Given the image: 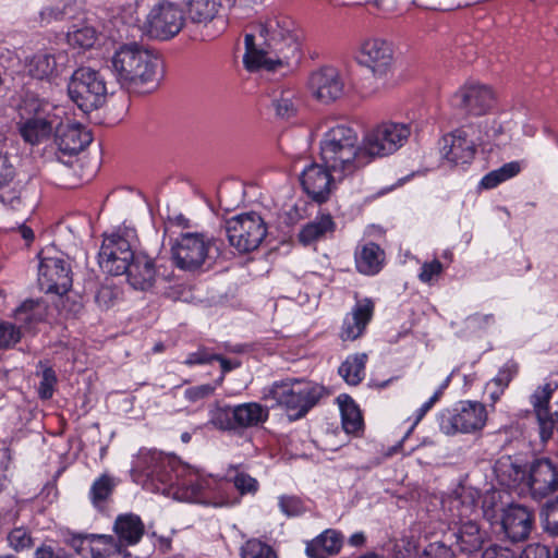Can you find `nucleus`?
<instances>
[{
    "mask_svg": "<svg viewBox=\"0 0 558 558\" xmlns=\"http://www.w3.org/2000/svg\"><path fill=\"white\" fill-rule=\"evenodd\" d=\"M110 62L117 83L130 93H150L162 77L160 57L136 43L121 46Z\"/></svg>",
    "mask_w": 558,
    "mask_h": 558,
    "instance_id": "nucleus-1",
    "label": "nucleus"
},
{
    "mask_svg": "<svg viewBox=\"0 0 558 558\" xmlns=\"http://www.w3.org/2000/svg\"><path fill=\"white\" fill-rule=\"evenodd\" d=\"M365 137L359 141L357 132L350 125L330 128L320 141V158L326 167L342 178L353 175L368 165Z\"/></svg>",
    "mask_w": 558,
    "mask_h": 558,
    "instance_id": "nucleus-2",
    "label": "nucleus"
},
{
    "mask_svg": "<svg viewBox=\"0 0 558 558\" xmlns=\"http://www.w3.org/2000/svg\"><path fill=\"white\" fill-rule=\"evenodd\" d=\"M20 110L25 121L20 123L19 131L23 140L31 145L48 138L60 122V113H63L61 108L40 98L29 87L21 95Z\"/></svg>",
    "mask_w": 558,
    "mask_h": 558,
    "instance_id": "nucleus-3",
    "label": "nucleus"
},
{
    "mask_svg": "<svg viewBox=\"0 0 558 558\" xmlns=\"http://www.w3.org/2000/svg\"><path fill=\"white\" fill-rule=\"evenodd\" d=\"M325 392V387L318 384L286 379L274 383L264 399L275 400L277 405L287 410L291 420H299L306 415Z\"/></svg>",
    "mask_w": 558,
    "mask_h": 558,
    "instance_id": "nucleus-4",
    "label": "nucleus"
},
{
    "mask_svg": "<svg viewBox=\"0 0 558 558\" xmlns=\"http://www.w3.org/2000/svg\"><path fill=\"white\" fill-rule=\"evenodd\" d=\"M260 35L267 37V46L276 53V64L291 65L301 58V32L289 16L268 19L260 26Z\"/></svg>",
    "mask_w": 558,
    "mask_h": 558,
    "instance_id": "nucleus-5",
    "label": "nucleus"
},
{
    "mask_svg": "<svg viewBox=\"0 0 558 558\" xmlns=\"http://www.w3.org/2000/svg\"><path fill=\"white\" fill-rule=\"evenodd\" d=\"M70 99L84 113L101 108L108 98V90L102 74L89 66L76 69L68 83Z\"/></svg>",
    "mask_w": 558,
    "mask_h": 558,
    "instance_id": "nucleus-6",
    "label": "nucleus"
},
{
    "mask_svg": "<svg viewBox=\"0 0 558 558\" xmlns=\"http://www.w3.org/2000/svg\"><path fill=\"white\" fill-rule=\"evenodd\" d=\"M229 244L240 254L257 250L267 235V226L256 213L234 216L225 223Z\"/></svg>",
    "mask_w": 558,
    "mask_h": 558,
    "instance_id": "nucleus-7",
    "label": "nucleus"
},
{
    "mask_svg": "<svg viewBox=\"0 0 558 558\" xmlns=\"http://www.w3.org/2000/svg\"><path fill=\"white\" fill-rule=\"evenodd\" d=\"M214 244V239L204 233H181L171 245V259L182 270L196 271L209 258V251Z\"/></svg>",
    "mask_w": 558,
    "mask_h": 558,
    "instance_id": "nucleus-8",
    "label": "nucleus"
},
{
    "mask_svg": "<svg viewBox=\"0 0 558 558\" xmlns=\"http://www.w3.org/2000/svg\"><path fill=\"white\" fill-rule=\"evenodd\" d=\"M0 202L21 217L33 210V202L27 197L26 183L17 179V171L11 157L0 151Z\"/></svg>",
    "mask_w": 558,
    "mask_h": 558,
    "instance_id": "nucleus-9",
    "label": "nucleus"
},
{
    "mask_svg": "<svg viewBox=\"0 0 558 558\" xmlns=\"http://www.w3.org/2000/svg\"><path fill=\"white\" fill-rule=\"evenodd\" d=\"M411 134V128L407 123L383 122L365 135V149L368 163L376 157L393 154L401 148Z\"/></svg>",
    "mask_w": 558,
    "mask_h": 558,
    "instance_id": "nucleus-10",
    "label": "nucleus"
},
{
    "mask_svg": "<svg viewBox=\"0 0 558 558\" xmlns=\"http://www.w3.org/2000/svg\"><path fill=\"white\" fill-rule=\"evenodd\" d=\"M456 508L461 506L460 523L454 532L457 549L464 555H472L481 549L488 542V534L482 530L480 524L474 520L463 521V518L470 517L476 511V500L472 495L469 497L460 496L454 500Z\"/></svg>",
    "mask_w": 558,
    "mask_h": 558,
    "instance_id": "nucleus-11",
    "label": "nucleus"
},
{
    "mask_svg": "<svg viewBox=\"0 0 558 558\" xmlns=\"http://www.w3.org/2000/svg\"><path fill=\"white\" fill-rule=\"evenodd\" d=\"M185 21L186 17L179 4L161 1L150 9L144 29L151 38L168 40L182 31Z\"/></svg>",
    "mask_w": 558,
    "mask_h": 558,
    "instance_id": "nucleus-12",
    "label": "nucleus"
},
{
    "mask_svg": "<svg viewBox=\"0 0 558 558\" xmlns=\"http://www.w3.org/2000/svg\"><path fill=\"white\" fill-rule=\"evenodd\" d=\"M39 283L47 293H56L60 296L62 308L69 299H63L72 288V269L64 256H49L45 252L39 253Z\"/></svg>",
    "mask_w": 558,
    "mask_h": 558,
    "instance_id": "nucleus-13",
    "label": "nucleus"
},
{
    "mask_svg": "<svg viewBox=\"0 0 558 558\" xmlns=\"http://www.w3.org/2000/svg\"><path fill=\"white\" fill-rule=\"evenodd\" d=\"M487 420L485 407L480 402L468 401L454 413L448 411L440 417V429L446 435L475 433L481 430Z\"/></svg>",
    "mask_w": 558,
    "mask_h": 558,
    "instance_id": "nucleus-14",
    "label": "nucleus"
},
{
    "mask_svg": "<svg viewBox=\"0 0 558 558\" xmlns=\"http://www.w3.org/2000/svg\"><path fill=\"white\" fill-rule=\"evenodd\" d=\"M131 242L121 234L106 236L99 251L100 267L112 276L128 270L129 264L137 256Z\"/></svg>",
    "mask_w": 558,
    "mask_h": 558,
    "instance_id": "nucleus-15",
    "label": "nucleus"
},
{
    "mask_svg": "<svg viewBox=\"0 0 558 558\" xmlns=\"http://www.w3.org/2000/svg\"><path fill=\"white\" fill-rule=\"evenodd\" d=\"M558 490V463L547 457L535 458L529 463L526 493L542 500Z\"/></svg>",
    "mask_w": 558,
    "mask_h": 558,
    "instance_id": "nucleus-16",
    "label": "nucleus"
},
{
    "mask_svg": "<svg viewBox=\"0 0 558 558\" xmlns=\"http://www.w3.org/2000/svg\"><path fill=\"white\" fill-rule=\"evenodd\" d=\"M331 171L325 163H312L303 170L300 178L301 185L312 201L323 204L329 199L336 189Z\"/></svg>",
    "mask_w": 558,
    "mask_h": 558,
    "instance_id": "nucleus-17",
    "label": "nucleus"
},
{
    "mask_svg": "<svg viewBox=\"0 0 558 558\" xmlns=\"http://www.w3.org/2000/svg\"><path fill=\"white\" fill-rule=\"evenodd\" d=\"M554 391L555 388L550 384H545L531 396L533 411L539 427V436L543 441L551 438L555 429L558 432V403L555 409L549 405Z\"/></svg>",
    "mask_w": 558,
    "mask_h": 558,
    "instance_id": "nucleus-18",
    "label": "nucleus"
},
{
    "mask_svg": "<svg viewBox=\"0 0 558 558\" xmlns=\"http://www.w3.org/2000/svg\"><path fill=\"white\" fill-rule=\"evenodd\" d=\"M308 87L313 96L324 104L336 101L344 93V82L338 70L332 66H323L314 71L308 78Z\"/></svg>",
    "mask_w": 558,
    "mask_h": 558,
    "instance_id": "nucleus-19",
    "label": "nucleus"
},
{
    "mask_svg": "<svg viewBox=\"0 0 558 558\" xmlns=\"http://www.w3.org/2000/svg\"><path fill=\"white\" fill-rule=\"evenodd\" d=\"M453 106L466 114L483 116L495 102L492 89L484 85H466L452 97Z\"/></svg>",
    "mask_w": 558,
    "mask_h": 558,
    "instance_id": "nucleus-20",
    "label": "nucleus"
},
{
    "mask_svg": "<svg viewBox=\"0 0 558 558\" xmlns=\"http://www.w3.org/2000/svg\"><path fill=\"white\" fill-rule=\"evenodd\" d=\"M534 522L533 512L521 505H510L504 510L501 527L505 537L515 544L529 538Z\"/></svg>",
    "mask_w": 558,
    "mask_h": 558,
    "instance_id": "nucleus-21",
    "label": "nucleus"
},
{
    "mask_svg": "<svg viewBox=\"0 0 558 558\" xmlns=\"http://www.w3.org/2000/svg\"><path fill=\"white\" fill-rule=\"evenodd\" d=\"M494 472L501 486L526 493L529 463L523 464L511 456H502L496 461Z\"/></svg>",
    "mask_w": 558,
    "mask_h": 558,
    "instance_id": "nucleus-22",
    "label": "nucleus"
},
{
    "mask_svg": "<svg viewBox=\"0 0 558 558\" xmlns=\"http://www.w3.org/2000/svg\"><path fill=\"white\" fill-rule=\"evenodd\" d=\"M62 114L56 126V144L63 155L73 156L84 150L93 141L92 133L80 124H63Z\"/></svg>",
    "mask_w": 558,
    "mask_h": 558,
    "instance_id": "nucleus-23",
    "label": "nucleus"
},
{
    "mask_svg": "<svg viewBox=\"0 0 558 558\" xmlns=\"http://www.w3.org/2000/svg\"><path fill=\"white\" fill-rule=\"evenodd\" d=\"M68 62L64 51L56 53L39 52L26 59L25 69L36 80H50L59 76Z\"/></svg>",
    "mask_w": 558,
    "mask_h": 558,
    "instance_id": "nucleus-24",
    "label": "nucleus"
},
{
    "mask_svg": "<svg viewBox=\"0 0 558 558\" xmlns=\"http://www.w3.org/2000/svg\"><path fill=\"white\" fill-rule=\"evenodd\" d=\"M392 61V50L389 44L380 39L366 40L360 51L359 62L368 69L375 75L387 73Z\"/></svg>",
    "mask_w": 558,
    "mask_h": 558,
    "instance_id": "nucleus-25",
    "label": "nucleus"
},
{
    "mask_svg": "<svg viewBox=\"0 0 558 558\" xmlns=\"http://www.w3.org/2000/svg\"><path fill=\"white\" fill-rule=\"evenodd\" d=\"M444 157L453 166L470 163L476 153L475 145L469 141L463 130H456L442 137Z\"/></svg>",
    "mask_w": 558,
    "mask_h": 558,
    "instance_id": "nucleus-26",
    "label": "nucleus"
},
{
    "mask_svg": "<svg viewBox=\"0 0 558 558\" xmlns=\"http://www.w3.org/2000/svg\"><path fill=\"white\" fill-rule=\"evenodd\" d=\"M126 275L128 282L136 290L147 291L156 281L155 262L148 255L138 253L129 264Z\"/></svg>",
    "mask_w": 558,
    "mask_h": 558,
    "instance_id": "nucleus-27",
    "label": "nucleus"
},
{
    "mask_svg": "<svg viewBox=\"0 0 558 558\" xmlns=\"http://www.w3.org/2000/svg\"><path fill=\"white\" fill-rule=\"evenodd\" d=\"M136 468L147 477L157 478L161 483H170L171 460L156 450H141Z\"/></svg>",
    "mask_w": 558,
    "mask_h": 558,
    "instance_id": "nucleus-28",
    "label": "nucleus"
},
{
    "mask_svg": "<svg viewBox=\"0 0 558 558\" xmlns=\"http://www.w3.org/2000/svg\"><path fill=\"white\" fill-rule=\"evenodd\" d=\"M113 532L120 547L129 549L130 546H134L142 539L145 533V525L136 514H120L114 521Z\"/></svg>",
    "mask_w": 558,
    "mask_h": 558,
    "instance_id": "nucleus-29",
    "label": "nucleus"
},
{
    "mask_svg": "<svg viewBox=\"0 0 558 558\" xmlns=\"http://www.w3.org/2000/svg\"><path fill=\"white\" fill-rule=\"evenodd\" d=\"M374 313V303L369 299H364L356 303L352 310V317L343 323L340 333L342 340H355L362 336L366 325L372 319Z\"/></svg>",
    "mask_w": 558,
    "mask_h": 558,
    "instance_id": "nucleus-30",
    "label": "nucleus"
},
{
    "mask_svg": "<svg viewBox=\"0 0 558 558\" xmlns=\"http://www.w3.org/2000/svg\"><path fill=\"white\" fill-rule=\"evenodd\" d=\"M89 554L90 558H109L116 555L122 558H141L140 554L120 547L116 537L107 534H93L89 537Z\"/></svg>",
    "mask_w": 558,
    "mask_h": 558,
    "instance_id": "nucleus-31",
    "label": "nucleus"
},
{
    "mask_svg": "<svg viewBox=\"0 0 558 558\" xmlns=\"http://www.w3.org/2000/svg\"><path fill=\"white\" fill-rule=\"evenodd\" d=\"M385 258V251L377 243H365L355 253L356 269L363 275H376L380 271Z\"/></svg>",
    "mask_w": 558,
    "mask_h": 558,
    "instance_id": "nucleus-32",
    "label": "nucleus"
},
{
    "mask_svg": "<svg viewBox=\"0 0 558 558\" xmlns=\"http://www.w3.org/2000/svg\"><path fill=\"white\" fill-rule=\"evenodd\" d=\"M269 410L257 402H247L233 407V420L239 428L256 427L268 420Z\"/></svg>",
    "mask_w": 558,
    "mask_h": 558,
    "instance_id": "nucleus-33",
    "label": "nucleus"
},
{
    "mask_svg": "<svg viewBox=\"0 0 558 558\" xmlns=\"http://www.w3.org/2000/svg\"><path fill=\"white\" fill-rule=\"evenodd\" d=\"M341 536L335 530H327L307 544L306 554L311 558H328L341 548Z\"/></svg>",
    "mask_w": 558,
    "mask_h": 558,
    "instance_id": "nucleus-34",
    "label": "nucleus"
},
{
    "mask_svg": "<svg viewBox=\"0 0 558 558\" xmlns=\"http://www.w3.org/2000/svg\"><path fill=\"white\" fill-rule=\"evenodd\" d=\"M187 19L197 25H208L218 17L220 3L216 0H185Z\"/></svg>",
    "mask_w": 558,
    "mask_h": 558,
    "instance_id": "nucleus-35",
    "label": "nucleus"
},
{
    "mask_svg": "<svg viewBox=\"0 0 558 558\" xmlns=\"http://www.w3.org/2000/svg\"><path fill=\"white\" fill-rule=\"evenodd\" d=\"M333 230L335 222L331 215L325 214L304 225L298 234V240L306 246L320 240L327 233H332Z\"/></svg>",
    "mask_w": 558,
    "mask_h": 558,
    "instance_id": "nucleus-36",
    "label": "nucleus"
},
{
    "mask_svg": "<svg viewBox=\"0 0 558 558\" xmlns=\"http://www.w3.org/2000/svg\"><path fill=\"white\" fill-rule=\"evenodd\" d=\"M246 52L243 56V62L248 71L267 70L274 71L277 68L274 58H269L267 52L263 49H257L255 46V37L252 34H246L245 38Z\"/></svg>",
    "mask_w": 558,
    "mask_h": 558,
    "instance_id": "nucleus-37",
    "label": "nucleus"
},
{
    "mask_svg": "<svg viewBox=\"0 0 558 558\" xmlns=\"http://www.w3.org/2000/svg\"><path fill=\"white\" fill-rule=\"evenodd\" d=\"M338 401L344 430L349 434L356 433L363 425V418L357 405L348 395L340 396Z\"/></svg>",
    "mask_w": 558,
    "mask_h": 558,
    "instance_id": "nucleus-38",
    "label": "nucleus"
},
{
    "mask_svg": "<svg viewBox=\"0 0 558 558\" xmlns=\"http://www.w3.org/2000/svg\"><path fill=\"white\" fill-rule=\"evenodd\" d=\"M366 361L367 354H355L340 365L339 374L349 385L356 386L363 380Z\"/></svg>",
    "mask_w": 558,
    "mask_h": 558,
    "instance_id": "nucleus-39",
    "label": "nucleus"
},
{
    "mask_svg": "<svg viewBox=\"0 0 558 558\" xmlns=\"http://www.w3.org/2000/svg\"><path fill=\"white\" fill-rule=\"evenodd\" d=\"M9 547L15 553L28 551L35 546L32 531L26 526L13 527L7 536Z\"/></svg>",
    "mask_w": 558,
    "mask_h": 558,
    "instance_id": "nucleus-40",
    "label": "nucleus"
},
{
    "mask_svg": "<svg viewBox=\"0 0 558 558\" xmlns=\"http://www.w3.org/2000/svg\"><path fill=\"white\" fill-rule=\"evenodd\" d=\"M114 486V480L108 474H102L97 478L90 487V498L94 506L99 507L101 502L106 501L111 496Z\"/></svg>",
    "mask_w": 558,
    "mask_h": 558,
    "instance_id": "nucleus-41",
    "label": "nucleus"
},
{
    "mask_svg": "<svg viewBox=\"0 0 558 558\" xmlns=\"http://www.w3.org/2000/svg\"><path fill=\"white\" fill-rule=\"evenodd\" d=\"M68 43L74 48L89 49L97 41V33L94 27L83 26L81 28L68 32Z\"/></svg>",
    "mask_w": 558,
    "mask_h": 558,
    "instance_id": "nucleus-42",
    "label": "nucleus"
},
{
    "mask_svg": "<svg viewBox=\"0 0 558 558\" xmlns=\"http://www.w3.org/2000/svg\"><path fill=\"white\" fill-rule=\"evenodd\" d=\"M40 307V301L39 300H33L28 299L24 301L15 311H14V318L15 320L29 325L34 322H38L41 319L40 314L38 313V310Z\"/></svg>",
    "mask_w": 558,
    "mask_h": 558,
    "instance_id": "nucleus-43",
    "label": "nucleus"
},
{
    "mask_svg": "<svg viewBox=\"0 0 558 558\" xmlns=\"http://www.w3.org/2000/svg\"><path fill=\"white\" fill-rule=\"evenodd\" d=\"M242 558H277L276 551L258 539L247 541L241 548Z\"/></svg>",
    "mask_w": 558,
    "mask_h": 558,
    "instance_id": "nucleus-44",
    "label": "nucleus"
},
{
    "mask_svg": "<svg viewBox=\"0 0 558 558\" xmlns=\"http://www.w3.org/2000/svg\"><path fill=\"white\" fill-rule=\"evenodd\" d=\"M233 407H217L211 412L210 424L221 430H236V424L233 420Z\"/></svg>",
    "mask_w": 558,
    "mask_h": 558,
    "instance_id": "nucleus-45",
    "label": "nucleus"
},
{
    "mask_svg": "<svg viewBox=\"0 0 558 558\" xmlns=\"http://www.w3.org/2000/svg\"><path fill=\"white\" fill-rule=\"evenodd\" d=\"M243 194V190L239 186L234 189L225 187L219 191V204L226 211H230L242 203Z\"/></svg>",
    "mask_w": 558,
    "mask_h": 558,
    "instance_id": "nucleus-46",
    "label": "nucleus"
},
{
    "mask_svg": "<svg viewBox=\"0 0 558 558\" xmlns=\"http://www.w3.org/2000/svg\"><path fill=\"white\" fill-rule=\"evenodd\" d=\"M544 527L547 533L558 536V497L544 507Z\"/></svg>",
    "mask_w": 558,
    "mask_h": 558,
    "instance_id": "nucleus-47",
    "label": "nucleus"
},
{
    "mask_svg": "<svg viewBox=\"0 0 558 558\" xmlns=\"http://www.w3.org/2000/svg\"><path fill=\"white\" fill-rule=\"evenodd\" d=\"M34 558H74L63 547L56 546L48 542H43L34 551Z\"/></svg>",
    "mask_w": 558,
    "mask_h": 558,
    "instance_id": "nucleus-48",
    "label": "nucleus"
},
{
    "mask_svg": "<svg viewBox=\"0 0 558 558\" xmlns=\"http://www.w3.org/2000/svg\"><path fill=\"white\" fill-rule=\"evenodd\" d=\"M272 106L276 114L281 119H289L296 112V107L290 97V93L281 94L279 98L274 99Z\"/></svg>",
    "mask_w": 558,
    "mask_h": 558,
    "instance_id": "nucleus-49",
    "label": "nucleus"
},
{
    "mask_svg": "<svg viewBox=\"0 0 558 558\" xmlns=\"http://www.w3.org/2000/svg\"><path fill=\"white\" fill-rule=\"evenodd\" d=\"M57 384L56 372L51 367H45L43 371L41 381L38 388V395L43 400H48L52 397L54 385Z\"/></svg>",
    "mask_w": 558,
    "mask_h": 558,
    "instance_id": "nucleus-50",
    "label": "nucleus"
},
{
    "mask_svg": "<svg viewBox=\"0 0 558 558\" xmlns=\"http://www.w3.org/2000/svg\"><path fill=\"white\" fill-rule=\"evenodd\" d=\"M417 558H454V553L442 542H435L428 544Z\"/></svg>",
    "mask_w": 558,
    "mask_h": 558,
    "instance_id": "nucleus-51",
    "label": "nucleus"
},
{
    "mask_svg": "<svg viewBox=\"0 0 558 558\" xmlns=\"http://www.w3.org/2000/svg\"><path fill=\"white\" fill-rule=\"evenodd\" d=\"M118 291L109 286H102L98 289L95 295V302L102 311L111 308L118 300Z\"/></svg>",
    "mask_w": 558,
    "mask_h": 558,
    "instance_id": "nucleus-52",
    "label": "nucleus"
},
{
    "mask_svg": "<svg viewBox=\"0 0 558 558\" xmlns=\"http://www.w3.org/2000/svg\"><path fill=\"white\" fill-rule=\"evenodd\" d=\"M21 339V331L10 323H0V349L9 348Z\"/></svg>",
    "mask_w": 558,
    "mask_h": 558,
    "instance_id": "nucleus-53",
    "label": "nucleus"
},
{
    "mask_svg": "<svg viewBox=\"0 0 558 558\" xmlns=\"http://www.w3.org/2000/svg\"><path fill=\"white\" fill-rule=\"evenodd\" d=\"M222 380V377L215 384H205L201 386L191 387L185 390V398L191 402H196L201 399H205L214 395L217 386Z\"/></svg>",
    "mask_w": 558,
    "mask_h": 558,
    "instance_id": "nucleus-54",
    "label": "nucleus"
},
{
    "mask_svg": "<svg viewBox=\"0 0 558 558\" xmlns=\"http://www.w3.org/2000/svg\"><path fill=\"white\" fill-rule=\"evenodd\" d=\"M279 506L288 517L299 515L304 512V505L301 498L296 496H282Z\"/></svg>",
    "mask_w": 558,
    "mask_h": 558,
    "instance_id": "nucleus-55",
    "label": "nucleus"
},
{
    "mask_svg": "<svg viewBox=\"0 0 558 558\" xmlns=\"http://www.w3.org/2000/svg\"><path fill=\"white\" fill-rule=\"evenodd\" d=\"M233 484L242 495L247 493H255L258 487L257 481L243 472L235 474L233 477Z\"/></svg>",
    "mask_w": 558,
    "mask_h": 558,
    "instance_id": "nucleus-56",
    "label": "nucleus"
},
{
    "mask_svg": "<svg viewBox=\"0 0 558 558\" xmlns=\"http://www.w3.org/2000/svg\"><path fill=\"white\" fill-rule=\"evenodd\" d=\"M517 366L514 364H506L501 367L497 374V376L492 380L494 385L500 388V392H504L505 388L512 380L513 376L517 374Z\"/></svg>",
    "mask_w": 558,
    "mask_h": 558,
    "instance_id": "nucleus-57",
    "label": "nucleus"
},
{
    "mask_svg": "<svg viewBox=\"0 0 558 558\" xmlns=\"http://www.w3.org/2000/svg\"><path fill=\"white\" fill-rule=\"evenodd\" d=\"M442 271V264L438 259H434L430 263H424L418 275V278L423 282H430L434 277L439 276Z\"/></svg>",
    "mask_w": 558,
    "mask_h": 558,
    "instance_id": "nucleus-58",
    "label": "nucleus"
},
{
    "mask_svg": "<svg viewBox=\"0 0 558 558\" xmlns=\"http://www.w3.org/2000/svg\"><path fill=\"white\" fill-rule=\"evenodd\" d=\"M481 558H518L517 554L508 547L497 544L489 545L482 553Z\"/></svg>",
    "mask_w": 558,
    "mask_h": 558,
    "instance_id": "nucleus-59",
    "label": "nucleus"
},
{
    "mask_svg": "<svg viewBox=\"0 0 558 558\" xmlns=\"http://www.w3.org/2000/svg\"><path fill=\"white\" fill-rule=\"evenodd\" d=\"M93 534L88 533H71L69 537L65 538V544L74 549L77 555H82L84 553V543L87 542L89 544V537Z\"/></svg>",
    "mask_w": 558,
    "mask_h": 558,
    "instance_id": "nucleus-60",
    "label": "nucleus"
},
{
    "mask_svg": "<svg viewBox=\"0 0 558 558\" xmlns=\"http://www.w3.org/2000/svg\"><path fill=\"white\" fill-rule=\"evenodd\" d=\"M496 171L500 175L501 180L507 181L520 173L521 165L518 161H511L505 163L499 169H496Z\"/></svg>",
    "mask_w": 558,
    "mask_h": 558,
    "instance_id": "nucleus-61",
    "label": "nucleus"
},
{
    "mask_svg": "<svg viewBox=\"0 0 558 558\" xmlns=\"http://www.w3.org/2000/svg\"><path fill=\"white\" fill-rule=\"evenodd\" d=\"M442 395V388H439L428 401H426L417 411V415L414 422V425H416L424 415L433 408V405L439 400L440 396Z\"/></svg>",
    "mask_w": 558,
    "mask_h": 558,
    "instance_id": "nucleus-62",
    "label": "nucleus"
},
{
    "mask_svg": "<svg viewBox=\"0 0 558 558\" xmlns=\"http://www.w3.org/2000/svg\"><path fill=\"white\" fill-rule=\"evenodd\" d=\"M505 182L504 180H501L500 175L497 173L496 170H493L490 172H488L480 182V187L481 189H485V190H489V189H494L496 187L497 185H499L500 183Z\"/></svg>",
    "mask_w": 558,
    "mask_h": 558,
    "instance_id": "nucleus-63",
    "label": "nucleus"
},
{
    "mask_svg": "<svg viewBox=\"0 0 558 558\" xmlns=\"http://www.w3.org/2000/svg\"><path fill=\"white\" fill-rule=\"evenodd\" d=\"M211 360L213 359H210V356L206 355L205 353L195 352V353H191L189 355V357L185 361V364H187V365L204 364Z\"/></svg>",
    "mask_w": 558,
    "mask_h": 558,
    "instance_id": "nucleus-64",
    "label": "nucleus"
}]
</instances>
